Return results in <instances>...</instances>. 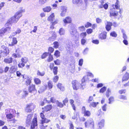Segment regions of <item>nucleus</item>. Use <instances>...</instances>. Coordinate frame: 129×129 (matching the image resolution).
Wrapping results in <instances>:
<instances>
[{
	"mask_svg": "<svg viewBox=\"0 0 129 129\" xmlns=\"http://www.w3.org/2000/svg\"><path fill=\"white\" fill-rule=\"evenodd\" d=\"M72 2L73 3L75 4L78 3L81 4L82 2V0H72Z\"/></svg>",
	"mask_w": 129,
	"mask_h": 129,
	"instance_id": "obj_27",
	"label": "nucleus"
},
{
	"mask_svg": "<svg viewBox=\"0 0 129 129\" xmlns=\"http://www.w3.org/2000/svg\"><path fill=\"white\" fill-rule=\"evenodd\" d=\"M84 82H82L80 84V85L81 86V87L82 89H84L85 87V86L86 84L85 83H84Z\"/></svg>",
	"mask_w": 129,
	"mask_h": 129,
	"instance_id": "obj_53",
	"label": "nucleus"
},
{
	"mask_svg": "<svg viewBox=\"0 0 129 129\" xmlns=\"http://www.w3.org/2000/svg\"><path fill=\"white\" fill-rule=\"evenodd\" d=\"M57 67H54L53 69V72L54 75H56L57 72Z\"/></svg>",
	"mask_w": 129,
	"mask_h": 129,
	"instance_id": "obj_43",
	"label": "nucleus"
},
{
	"mask_svg": "<svg viewBox=\"0 0 129 129\" xmlns=\"http://www.w3.org/2000/svg\"><path fill=\"white\" fill-rule=\"evenodd\" d=\"M28 90L29 92L32 93L34 94H36L37 92L36 89L35 88V85H32L28 88Z\"/></svg>",
	"mask_w": 129,
	"mask_h": 129,
	"instance_id": "obj_6",
	"label": "nucleus"
},
{
	"mask_svg": "<svg viewBox=\"0 0 129 129\" xmlns=\"http://www.w3.org/2000/svg\"><path fill=\"white\" fill-rule=\"evenodd\" d=\"M89 79L88 77V76H85L83 77V78L81 80L82 82H84L88 80Z\"/></svg>",
	"mask_w": 129,
	"mask_h": 129,
	"instance_id": "obj_25",
	"label": "nucleus"
},
{
	"mask_svg": "<svg viewBox=\"0 0 129 129\" xmlns=\"http://www.w3.org/2000/svg\"><path fill=\"white\" fill-rule=\"evenodd\" d=\"M99 104L98 102H92L90 103L89 105V106L91 107L92 106L93 107H96L97 105Z\"/></svg>",
	"mask_w": 129,
	"mask_h": 129,
	"instance_id": "obj_24",
	"label": "nucleus"
},
{
	"mask_svg": "<svg viewBox=\"0 0 129 129\" xmlns=\"http://www.w3.org/2000/svg\"><path fill=\"white\" fill-rule=\"evenodd\" d=\"M107 36V33L104 32L102 33L99 35V38L101 40H104L106 39Z\"/></svg>",
	"mask_w": 129,
	"mask_h": 129,
	"instance_id": "obj_13",
	"label": "nucleus"
},
{
	"mask_svg": "<svg viewBox=\"0 0 129 129\" xmlns=\"http://www.w3.org/2000/svg\"><path fill=\"white\" fill-rule=\"evenodd\" d=\"M78 28V29L81 31H84L85 30V28L84 26L79 27Z\"/></svg>",
	"mask_w": 129,
	"mask_h": 129,
	"instance_id": "obj_38",
	"label": "nucleus"
},
{
	"mask_svg": "<svg viewBox=\"0 0 129 129\" xmlns=\"http://www.w3.org/2000/svg\"><path fill=\"white\" fill-rule=\"evenodd\" d=\"M56 103L57 106L60 107L61 108L63 106V105L62 103L59 102L58 101H56Z\"/></svg>",
	"mask_w": 129,
	"mask_h": 129,
	"instance_id": "obj_33",
	"label": "nucleus"
},
{
	"mask_svg": "<svg viewBox=\"0 0 129 129\" xmlns=\"http://www.w3.org/2000/svg\"><path fill=\"white\" fill-rule=\"evenodd\" d=\"M48 85L50 88H51L52 87V84L51 81H49L48 82Z\"/></svg>",
	"mask_w": 129,
	"mask_h": 129,
	"instance_id": "obj_55",
	"label": "nucleus"
},
{
	"mask_svg": "<svg viewBox=\"0 0 129 129\" xmlns=\"http://www.w3.org/2000/svg\"><path fill=\"white\" fill-rule=\"evenodd\" d=\"M54 13H52L51 15L48 17V21H50L52 24L53 26L57 23L58 22L57 20H55L54 21Z\"/></svg>",
	"mask_w": 129,
	"mask_h": 129,
	"instance_id": "obj_3",
	"label": "nucleus"
},
{
	"mask_svg": "<svg viewBox=\"0 0 129 129\" xmlns=\"http://www.w3.org/2000/svg\"><path fill=\"white\" fill-rule=\"evenodd\" d=\"M72 86L74 90H77L80 87V84L76 80H74L72 82Z\"/></svg>",
	"mask_w": 129,
	"mask_h": 129,
	"instance_id": "obj_2",
	"label": "nucleus"
},
{
	"mask_svg": "<svg viewBox=\"0 0 129 129\" xmlns=\"http://www.w3.org/2000/svg\"><path fill=\"white\" fill-rule=\"evenodd\" d=\"M106 87H103L100 89V93H103L106 90Z\"/></svg>",
	"mask_w": 129,
	"mask_h": 129,
	"instance_id": "obj_41",
	"label": "nucleus"
},
{
	"mask_svg": "<svg viewBox=\"0 0 129 129\" xmlns=\"http://www.w3.org/2000/svg\"><path fill=\"white\" fill-rule=\"evenodd\" d=\"M34 105L32 104L27 105L25 109V111L27 112H30L31 110L34 109Z\"/></svg>",
	"mask_w": 129,
	"mask_h": 129,
	"instance_id": "obj_9",
	"label": "nucleus"
},
{
	"mask_svg": "<svg viewBox=\"0 0 129 129\" xmlns=\"http://www.w3.org/2000/svg\"><path fill=\"white\" fill-rule=\"evenodd\" d=\"M115 7L116 9H118L120 7L119 5V2L118 0H117L116 2L115 3Z\"/></svg>",
	"mask_w": 129,
	"mask_h": 129,
	"instance_id": "obj_26",
	"label": "nucleus"
},
{
	"mask_svg": "<svg viewBox=\"0 0 129 129\" xmlns=\"http://www.w3.org/2000/svg\"><path fill=\"white\" fill-rule=\"evenodd\" d=\"M9 52V50L8 48H6L5 50L3 51L2 53L1 56L3 57H5L7 55Z\"/></svg>",
	"mask_w": 129,
	"mask_h": 129,
	"instance_id": "obj_15",
	"label": "nucleus"
},
{
	"mask_svg": "<svg viewBox=\"0 0 129 129\" xmlns=\"http://www.w3.org/2000/svg\"><path fill=\"white\" fill-rule=\"evenodd\" d=\"M17 42V41L16 40V38H13L12 40V45H13L14 44H16Z\"/></svg>",
	"mask_w": 129,
	"mask_h": 129,
	"instance_id": "obj_45",
	"label": "nucleus"
},
{
	"mask_svg": "<svg viewBox=\"0 0 129 129\" xmlns=\"http://www.w3.org/2000/svg\"><path fill=\"white\" fill-rule=\"evenodd\" d=\"M96 21L97 23H99L101 22L102 19L99 18H97L96 19Z\"/></svg>",
	"mask_w": 129,
	"mask_h": 129,
	"instance_id": "obj_49",
	"label": "nucleus"
},
{
	"mask_svg": "<svg viewBox=\"0 0 129 129\" xmlns=\"http://www.w3.org/2000/svg\"><path fill=\"white\" fill-rule=\"evenodd\" d=\"M6 116L7 118L9 119H11L13 117V115L12 114V113L6 115Z\"/></svg>",
	"mask_w": 129,
	"mask_h": 129,
	"instance_id": "obj_47",
	"label": "nucleus"
},
{
	"mask_svg": "<svg viewBox=\"0 0 129 129\" xmlns=\"http://www.w3.org/2000/svg\"><path fill=\"white\" fill-rule=\"evenodd\" d=\"M54 45V47L55 48H57L58 47V43L57 42H55L53 43Z\"/></svg>",
	"mask_w": 129,
	"mask_h": 129,
	"instance_id": "obj_48",
	"label": "nucleus"
},
{
	"mask_svg": "<svg viewBox=\"0 0 129 129\" xmlns=\"http://www.w3.org/2000/svg\"><path fill=\"white\" fill-rule=\"evenodd\" d=\"M64 30L62 28H60L59 31V33L60 35H63L64 34Z\"/></svg>",
	"mask_w": 129,
	"mask_h": 129,
	"instance_id": "obj_31",
	"label": "nucleus"
},
{
	"mask_svg": "<svg viewBox=\"0 0 129 129\" xmlns=\"http://www.w3.org/2000/svg\"><path fill=\"white\" fill-rule=\"evenodd\" d=\"M129 78V74L126 72L125 74L124 75L122 79L123 81L127 80Z\"/></svg>",
	"mask_w": 129,
	"mask_h": 129,
	"instance_id": "obj_19",
	"label": "nucleus"
},
{
	"mask_svg": "<svg viewBox=\"0 0 129 129\" xmlns=\"http://www.w3.org/2000/svg\"><path fill=\"white\" fill-rule=\"evenodd\" d=\"M50 101V102L51 101V102L53 103H54L55 102H56V101H55V98L53 97H51V98Z\"/></svg>",
	"mask_w": 129,
	"mask_h": 129,
	"instance_id": "obj_62",
	"label": "nucleus"
},
{
	"mask_svg": "<svg viewBox=\"0 0 129 129\" xmlns=\"http://www.w3.org/2000/svg\"><path fill=\"white\" fill-rule=\"evenodd\" d=\"M56 35L54 34L51 37H50L49 38L50 39L51 41H53L56 38Z\"/></svg>",
	"mask_w": 129,
	"mask_h": 129,
	"instance_id": "obj_54",
	"label": "nucleus"
},
{
	"mask_svg": "<svg viewBox=\"0 0 129 129\" xmlns=\"http://www.w3.org/2000/svg\"><path fill=\"white\" fill-rule=\"evenodd\" d=\"M119 93L120 94L122 93H124L126 92V90L125 89H122L120 90L119 91Z\"/></svg>",
	"mask_w": 129,
	"mask_h": 129,
	"instance_id": "obj_61",
	"label": "nucleus"
},
{
	"mask_svg": "<svg viewBox=\"0 0 129 129\" xmlns=\"http://www.w3.org/2000/svg\"><path fill=\"white\" fill-rule=\"evenodd\" d=\"M106 29L108 31H110L111 29V26L113 25V23L112 22L107 21V23H105Z\"/></svg>",
	"mask_w": 129,
	"mask_h": 129,
	"instance_id": "obj_10",
	"label": "nucleus"
},
{
	"mask_svg": "<svg viewBox=\"0 0 129 129\" xmlns=\"http://www.w3.org/2000/svg\"><path fill=\"white\" fill-rule=\"evenodd\" d=\"M53 59V58L51 54V53H50L48 58L47 59V61L49 62H50Z\"/></svg>",
	"mask_w": 129,
	"mask_h": 129,
	"instance_id": "obj_36",
	"label": "nucleus"
},
{
	"mask_svg": "<svg viewBox=\"0 0 129 129\" xmlns=\"http://www.w3.org/2000/svg\"><path fill=\"white\" fill-rule=\"evenodd\" d=\"M46 88L45 86H43L41 87L38 92L39 93H41L44 91L46 89Z\"/></svg>",
	"mask_w": 129,
	"mask_h": 129,
	"instance_id": "obj_29",
	"label": "nucleus"
},
{
	"mask_svg": "<svg viewBox=\"0 0 129 129\" xmlns=\"http://www.w3.org/2000/svg\"><path fill=\"white\" fill-rule=\"evenodd\" d=\"M111 93V91L109 88H108L106 92V95L107 97L108 98Z\"/></svg>",
	"mask_w": 129,
	"mask_h": 129,
	"instance_id": "obj_32",
	"label": "nucleus"
},
{
	"mask_svg": "<svg viewBox=\"0 0 129 129\" xmlns=\"http://www.w3.org/2000/svg\"><path fill=\"white\" fill-rule=\"evenodd\" d=\"M87 34L86 32L82 33L80 34V37L82 38H84L86 36Z\"/></svg>",
	"mask_w": 129,
	"mask_h": 129,
	"instance_id": "obj_46",
	"label": "nucleus"
},
{
	"mask_svg": "<svg viewBox=\"0 0 129 129\" xmlns=\"http://www.w3.org/2000/svg\"><path fill=\"white\" fill-rule=\"evenodd\" d=\"M24 63H19L18 64V66L19 68H22L25 66V64Z\"/></svg>",
	"mask_w": 129,
	"mask_h": 129,
	"instance_id": "obj_52",
	"label": "nucleus"
},
{
	"mask_svg": "<svg viewBox=\"0 0 129 129\" xmlns=\"http://www.w3.org/2000/svg\"><path fill=\"white\" fill-rule=\"evenodd\" d=\"M51 8L50 6H47L45 8L43 9V11L45 12H49L51 10Z\"/></svg>",
	"mask_w": 129,
	"mask_h": 129,
	"instance_id": "obj_22",
	"label": "nucleus"
},
{
	"mask_svg": "<svg viewBox=\"0 0 129 129\" xmlns=\"http://www.w3.org/2000/svg\"><path fill=\"white\" fill-rule=\"evenodd\" d=\"M13 61V59L12 57L6 58L4 60V61L6 63H12Z\"/></svg>",
	"mask_w": 129,
	"mask_h": 129,
	"instance_id": "obj_17",
	"label": "nucleus"
},
{
	"mask_svg": "<svg viewBox=\"0 0 129 129\" xmlns=\"http://www.w3.org/2000/svg\"><path fill=\"white\" fill-rule=\"evenodd\" d=\"M54 62L56 64L59 65L60 64V61L58 59H57L54 61Z\"/></svg>",
	"mask_w": 129,
	"mask_h": 129,
	"instance_id": "obj_63",
	"label": "nucleus"
},
{
	"mask_svg": "<svg viewBox=\"0 0 129 129\" xmlns=\"http://www.w3.org/2000/svg\"><path fill=\"white\" fill-rule=\"evenodd\" d=\"M33 115L31 114L28 115L27 116L26 120V124L29 125L31 123V121L32 119Z\"/></svg>",
	"mask_w": 129,
	"mask_h": 129,
	"instance_id": "obj_12",
	"label": "nucleus"
},
{
	"mask_svg": "<svg viewBox=\"0 0 129 129\" xmlns=\"http://www.w3.org/2000/svg\"><path fill=\"white\" fill-rule=\"evenodd\" d=\"M52 108V106L51 105H48L46 106L44 108V110L46 111H50Z\"/></svg>",
	"mask_w": 129,
	"mask_h": 129,
	"instance_id": "obj_21",
	"label": "nucleus"
},
{
	"mask_svg": "<svg viewBox=\"0 0 129 129\" xmlns=\"http://www.w3.org/2000/svg\"><path fill=\"white\" fill-rule=\"evenodd\" d=\"M26 82L27 85H29L31 83V80L29 78L27 79V80L26 81Z\"/></svg>",
	"mask_w": 129,
	"mask_h": 129,
	"instance_id": "obj_50",
	"label": "nucleus"
},
{
	"mask_svg": "<svg viewBox=\"0 0 129 129\" xmlns=\"http://www.w3.org/2000/svg\"><path fill=\"white\" fill-rule=\"evenodd\" d=\"M83 62V59H80L79 61V65L80 66H81L82 65Z\"/></svg>",
	"mask_w": 129,
	"mask_h": 129,
	"instance_id": "obj_60",
	"label": "nucleus"
},
{
	"mask_svg": "<svg viewBox=\"0 0 129 129\" xmlns=\"http://www.w3.org/2000/svg\"><path fill=\"white\" fill-rule=\"evenodd\" d=\"M47 0H39V3L41 5L44 4L46 3Z\"/></svg>",
	"mask_w": 129,
	"mask_h": 129,
	"instance_id": "obj_44",
	"label": "nucleus"
},
{
	"mask_svg": "<svg viewBox=\"0 0 129 129\" xmlns=\"http://www.w3.org/2000/svg\"><path fill=\"white\" fill-rule=\"evenodd\" d=\"M86 41L84 39H82L81 40V42L82 45H84L86 43Z\"/></svg>",
	"mask_w": 129,
	"mask_h": 129,
	"instance_id": "obj_64",
	"label": "nucleus"
},
{
	"mask_svg": "<svg viewBox=\"0 0 129 129\" xmlns=\"http://www.w3.org/2000/svg\"><path fill=\"white\" fill-rule=\"evenodd\" d=\"M28 59L26 57H25L24 58H22L21 59V61L22 63H26L28 61Z\"/></svg>",
	"mask_w": 129,
	"mask_h": 129,
	"instance_id": "obj_30",
	"label": "nucleus"
},
{
	"mask_svg": "<svg viewBox=\"0 0 129 129\" xmlns=\"http://www.w3.org/2000/svg\"><path fill=\"white\" fill-rule=\"evenodd\" d=\"M24 12V10L22 9L18 11L15 14V15L9 19L7 23L8 24V25L10 24H11L12 22L16 23L18 21L20 17L22 16V13Z\"/></svg>",
	"mask_w": 129,
	"mask_h": 129,
	"instance_id": "obj_1",
	"label": "nucleus"
},
{
	"mask_svg": "<svg viewBox=\"0 0 129 129\" xmlns=\"http://www.w3.org/2000/svg\"><path fill=\"white\" fill-rule=\"evenodd\" d=\"M11 29L10 27H8L5 28H2L0 30V37L4 35L5 33L7 31H9Z\"/></svg>",
	"mask_w": 129,
	"mask_h": 129,
	"instance_id": "obj_5",
	"label": "nucleus"
},
{
	"mask_svg": "<svg viewBox=\"0 0 129 129\" xmlns=\"http://www.w3.org/2000/svg\"><path fill=\"white\" fill-rule=\"evenodd\" d=\"M58 78L59 77L58 76H55L53 79V81L55 82H56L58 80Z\"/></svg>",
	"mask_w": 129,
	"mask_h": 129,
	"instance_id": "obj_51",
	"label": "nucleus"
},
{
	"mask_svg": "<svg viewBox=\"0 0 129 129\" xmlns=\"http://www.w3.org/2000/svg\"><path fill=\"white\" fill-rule=\"evenodd\" d=\"M37 118H35L33 119L31 126V129L34 128L35 126H37Z\"/></svg>",
	"mask_w": 129,
	"mask_h": 129,
	"instance_id": "obj_11",
	"label": "nucleus"
},
{
	"mask_svg": "<svg viewBox=\"0 0 129 129\" xmlns=\"http://www.w3.org/2000/svg\"><path fill=\"white\" fill-rule=\"evenodd\" d=\"M118 97L120 99H122L124 100H126L127 99L126 96L123 95H120Z\"/></svg>",
	"mask_w": 129,
	"mask_h": 129,
	"instance_id": "obj_40",
	"label": "nucleus"
},
{
	"mask_svg": "<svg viewBox=\"0 0 129 129\" xmlns=\"http://www.w3.org/2000/svg\"><path fill=\"white\" fill-rule=\"evenodd\" d=\"M104 119H102L101 120L100 122L99 123L98 126L99 127L100 129H101L104 126Z\"/></svg>",
	"mask_w": 129,
	"mask_h": 129,
	"instance_id": "obj_20",
	"label": "nucleus"
},
{
	"mask_svg": "<svg viewBox=\"0 0 129 129\" xmlns=\"http://www.w3.org/2000/svg\"><path fill=\"white\" fill-rule=\"evenodd\" d=\"M110 35L112 37H116L117 36V34L115 31H113L110 33Z\"/></svg>",
	"mask_w": 129,
	"mask_h": 129,
	"instance_id": "obj_34",
	"label": "nucleus"
},
{
	"mask_svg": "<svg viewBox=\"0 0 129 129\" xmlns=\"http://www.w3.org/2000/svg\"><path fill=\"white\" fill-rule=\"evenodd\" d=\"M50 121V120H48L46 118H44V119H42V120L41 122L42 124H43L45 123H48Z\"/></svg>",
	"mask_w": 129,
	"mask_h": 129,
	"instance_id": "obj_28",
	"label": "nucleus"
},
{
	"mask_svg": "<svg viewBox=\"0 0 129 129\" xmlns=\"http://www.w3.org/2000/svg\"><path fill=\"white\" fill-rule=\"evenodd\" d=\"M63 21L65 24L71 23L72 21L71 19L69 17H67L63 19Z\"/></svg>",
	"mask_w": 129,
	"mask_h": 129,
	"instance_id": "obj_14",
	"label": "nucleus"
},
{
	"mask_svg": "<svg viewBox=\"0 0 129 129\" xmlns=\"http://www.w3.org/2000/svg\"><path fill=\"white\" fill-rule=\"evenodd\" d=\"M92 32V30L91 29H88L86 30L87 33L88 34H90Z\"/></svg>",
	"mask_w": 129,
	"mask_h": 129,
	"instance_id": "obj_58",
	"label": "nucleus"
},
{
	"mask_svg": "<svg viewBox=\"0 0 129 129\" xmlns=\"http://www.w3.org/2000/svg\"><path fill=\"white\" fill-rule=\"evenodd\" d=\"M67 10V8L66 6L61 7V11H63L66 12Z\"/></svg>",
	"mask_w": 129,
	"mask_h": 129,
	"instance_id": "obj_39",
	"label": "nucleus"
},
{
	"mask_svg": "<svg viewBox=\"0 0 129 129\" xmlns=\"http://www.w3.org/2000/svg\"><path fill=\"white\" fill-rule=\"evenodd\" d=\"M82 113L84 114V116H89L90 115V113L88 111L86 110L85 107L83 106L82 108Z\"/></svg>",
	"mask_w": 129,
	"mask_h": 129,
	"instance_id": "obj_8",
	"label": "nucleus"
},
{
	"mask_svg": "<svg viewBox=\"0 0 129 129\" xmlns=\"http://www.w3.org/2000/svg\"><path fill=\"white\" fill-rule=\"evenodd\" d=\"M85 123L86 127H87L88 125H90L92 129H94V123L92 119L87 121Z\"/></svg>",
	"mask_w": 129,
	"mask_h": 129,
	"instance_id": "obj_4",
	"label": "nucleus"
},
{
	"mask_svg": "<svg viewBox=\"0 0 129 129\" xmlns=\"http://www.w3.org/2000/svg\"><path fill=\"white\" fill-rule=\"evenodd\" d=\"M45 72L44 71L42 72L41 73L38 70L37 71V75H38L40 76H43L45 74Z\"/></svg>",
	"mask_w": 129,
	"mask_h": 129,
	"instance_id": "obj_37",
	"label": "nucleus"
},
{
	"mask_svg": "<svg viewBox=\"0 0 129 129\" xmlns=\"http://www.w3.org/2000/svg\"><path fill=\"white\" fill-rule=\"evenodd\" d=\"M34 81L35 83L37 84H40L41 82L40 80L38 78H36L34 79Z\"/></svg>",
	"mask_w": 129,
	"mask_h": 129,
	"instance_id": "obj_35",
	"label": "nucleus"
},
{
	"mask_svg": "<svg viewBox=\"0 0 129 129\" xmlns=\"http://www.w3.org/2000/svg\"><path fill=\"white\" fill-rule=\"evenodd\" d=\"M110 13V16H111L115 17L118 15V12L115 10L114 8L111 9Z\"/></svg>",
	"mask_w": 129,
	"mask_h": 129,
	"instance_id": "obj_7",
	"label": "nucleus"
},
{
	"mask_svg": "<svg viewBox=\"0 0 129 129\" xmlns=\"http://www.w3.org/2000/svg\"><path fill=\"white\" fill-rule=\"evenodd\" d=\"M12 111H13V110L12 109L9 108L6 109L5 110V113L6 115L12 114Z\"/></svg>",
	"mask_w": 129,
	"mask_h": 129,
	"instance_id": "obj_18",
	"label": "nucleus"
},
{
	"mask_svg": "<svg viewBox=\"0 0 129 129\" xmlns=\"http://www.w3.org/2000/svg\"><path fill=\"white\" fill-rule=\"evenodd\" d=\"M109 104L111 103V102H113L114 101V98L113 97L111 96L109 99Z\"/></svg>",
	"mask_w": 129,
	"mask_h": 129,
	"instance_id": "obj_42",
	"label": "nucleus"
},
{
	"mask_svg": "<svg viewBox=\"0 0 129 129\" xmlns=\"http://www.w3.org/2000/svg\"><path fill=\"white\" fill-rule=\"evenodd\" d=\"M79 117V113L78 112L76 113L75 111L74 113V115L72 117V118L73 119H75L76 118Z\"/></svg>",
	"mask_w": 129,
	"mask_h": 129,
	"instance_id": "obj_23",
	"label": "nucleus"
},
{
	"mask_svg": "<svg viewBox=\"0 0 129 129\" xmlns=\"http://www.w3.org/2000/svg\"><path fill=\"white\" fill-rule=\"evenodd\" d=\"M60 52L58 50H56L54 53V55L57 56L58 57L59 56Z\"/></svg>",
	"mask_w": 129,
	"mask_h": 129,
	"instance_id": "obj_56",
	"label": "nucleus"
},
{
	"mask_svg": "<svg viewBox=\"0 0 129 129\" xmlns=\"http://www.w3.org/2000/svg\"><path fill=\"white\" fill-rule=\"evenodd\" d=\"M13 56L15 58H19L21 57L20 55L17 54L15 53H14L13 54Z\"/></svg>",
	"mask_w": 129,
	"mask_h": 129,
	"instance_id": "obj_57",
	"label": "nucleus"
},
{
	"mask_svg": "<svg viewBox=\"0 0 129 129\" xmlns=\"http://www.w3.org/2000/svg\"><path fill=\"white\" fill-rule=\"evenodd\" d=\"M92 42L93 43L98 44L99 43V41L98 40H93L92 41Z\"/></svg>",
	"mask_w": 129,
	"mask_h": 129,
	"instance_id": "obj_59",
	"label": "nucleus"
},
{
	"mask_svg": "<svg viewBox=\"0 0 129 129\" xmlns=\"http://www.w3.org/2000/svg\"><path fill=\"white\" fill-rule=\"evenodd\" d=\"M70 32L71 35L73 36L75 35L77 31L76 29L75 28L71 27V29H70Z\"/></svg>",
	"mask_w": 129,
	"mask_h": 129,
	"instance_id": "obj_16",
	"label": "nucleus"
}]
</instances>
